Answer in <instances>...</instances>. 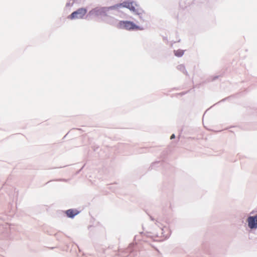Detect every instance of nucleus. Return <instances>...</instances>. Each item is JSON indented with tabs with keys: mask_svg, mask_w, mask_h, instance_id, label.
Instances as JSON below:
<instances>
[{
	"mask_svg": "<svg viewBox=\"0 0 257 257\" xmlns=\"http://www.w3.org/2000/svg\"><path fill=\"white\" fill-rule=\"evenodd\" d=\"M87 12L85 8H79L69 15L68 18L71 20L83 19Z\"/></svg>",
	"mask_w": 257,
	"mask_h": 257,
	"instance_id": "7ed1b4c3",
	"label": "nucleus"
},
{
	"mask_svg": "<svg viewBox=\"0 0 257 257\" xmlns=\"http://www.w3.org/2000/svg\"><path fill=\"white\" fill-rule=\"evenodd\" d=\"M79 211L77 210L76 209H70L66 211V214L68 217L73 218H74L76 215H77L79 213Z\"/></svg>",
	"mask_w": 257,
	"mask_h": 257,
	"instance_id": "423d86ee",
	"label": "nucleus"
},
{
	"mask_svg": "<svg viewBox=\"0 0 257 257\" xmlns=\"http://www.w3.org/2000/svg\"><path fill=\"white\" fill-rule=\"evenodd\" d=\"M73 4V2L72 3H70V2H68V3H67V4L66 5V7H71V6H72Z\"/></svg>",
	"mask_w": 257,
	"mask_h": 257,
	"instance_id": "1a4fd4ad",
	"label": "nucleus"
},
{
	"mask_svg": "<svg viewBox=\"0 0 257 257\" xmlns=\"http://www.w3.org/2000/svg\"><path fill=\"white\" fill-rule=\"evenodd\" d=\"M177 69L181 71V72H182L184 74H186V75H188V73L185 69V67L184 65L183 64H180V65H179L178 66H177Z\"/></svg>",
	"mask_w": 257,
	"mask_h": 257,
	"instance_id": "6e6552de",
	"label": "nucleus"
},
{
	"mask_svg": "<svg viewBox=\"0 0 257 257\" xmlns=\"http://www.w3.org/2000/svg\"><path fill=\"white\" fill-rule=\"evenodd\" d=\"M150 218L152 220H154V219L152 217V216H150Z\"/></svg>",
	"mask_w": 257,
	"mask_h": 257,
	"instance_id": "9b49d317",
	"label": "nucleus"
},
{
	"mask_svg": "<svg viewBox=\"0 0 257 257\" xmlns=\"http://www.w3.org/2000/svg\"><path fill=\"white\" fill-rule=\"evenodd\" d=\"M175 138V135H174V134H173V135H172V136H171L170 139L172 140V139H174Z\"/></svg>",
	"mask_w": 257,
	"mask_h": 257,
	"instance_id": "9d476101",
	"label": "nucleus"
},
{
	"mask_svg": "<svg viewBox=\"0 0 257 257\" xmlns=\"http://www.w3.org/2000/svg\"><path fill=\"white\" fill-rule=\"evenodd\" d=\"M174 53L176 56L180 57L184 55V51L181 49H179L177 50H174Z\"/></svg>",
	"mask_w": 257,
	"mask_h": 257,
	"instance_id": "0eeeda50",
	"label": "nucleus"
},
{
	"mask_svg": "<svg viewBox=\"0 0 257 257\" xmlns=\"http://www.w3.org/2000/svg\"><path fill=\"white\" fill-rule=\"evenodd\" d=\"M115 25L116 27L119 29H125L128 31L134 30H143V28L137 26L134 22L129 21H120L118 23H116V21H115V23L114 25Z\"/></svg>",
	"mask_w": 257,
	"mask_h": 257,
	"instance_id": "f03ea898",
	"label": "nucleus"
},
{
	"mask_svg": "<svg viewBox=\"0 0 257 257\" xmlns=\"http://www.w3.org/2000/svg\"><path fill=\"white\" fill-rule=\"evenodd\" d=\"M248 226L251 229L257 228V215L255 216H249L247 219Z\"/></svg>",
	"mask_w": 257,
	"mask_h": 257,
	"instance_id": "20e7f679",
	"label": "nucleus"
},
{
	"mask_svg": "<svg viewBox=\"0 0 257 257\" xmlns=\"http://www.w3.org/2000/svg\"><path fill=\"white\" fill-rule=\"evenodd\" d=\"M155 224L160 228L161 230V234H158L157 236L160 237H164V239L167 238L168 237V234H165V230H167V228L164 227L163 225L158 220H156Z\"/></svg>",
	"mask_w": 257,
	"mask_h": 257,
	"instance_id": "39448f33",
	"label": "nucleus"
},
{
	"mask_svg": "<svg viewBox=\"0 0 257 257\" xmlns=\"http://www.w3.org/2000/svg\"><path fill=\"white\" fill-rule=\"evenodd\" d=\"M121 8L128 9L135 15H138L142 21H145L146 13L134 2H124L110 7H96L89 12L87 16L106 17L107 23L111 25H114L115 19L110 15H117L119 13V9Z\"/></svg>",
	"mask_w": 257,
	"mask_h": 257,
	"instance_id": "f257e3e1",
	"label": "nucleus"
}]
</instances>
